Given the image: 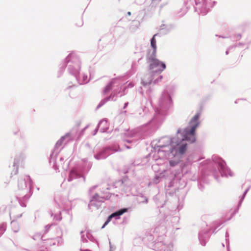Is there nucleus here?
<instances>
[{
    "label": "nucleus",
    "mask_w": 251,
    "mask_h": 251,
    "mask_svg": "<svg viewBox=\"0 0 251 251\" xmlns=\"http://www.w3.org/2000/svg\"><path fill=\"white\" fill-rule=\"evenodd\" d=\"M127 14H128V15H130L131 13H130V12H128L127 13Z\"/></svg>",
    "instance_id": "7"
},
{
    "label": "nucleus",
    "mask_w": 251,
    "mask_h": 251,
    "mask_svg": "<svg viewBox=\"0 0 251 251\" xmlns=\"http://www.w3.org/2000/svg\"><path fill=\"white\" fill-rule=\"evenodd\" d=\"M176 163L173 161H170V164L172 166H174L176 165Z\"/></svg>",
    "instance_id": "5"
},
{
    "label": "nucleus",
    "mask_w": 251,
    "mask_h": 251,
    "mask_svg": "<svg viewBox=\"0 0 251 251\" xmlns=\"http://www.w3.org/2000/svg\"><path fill=\"white\" fill-rule=\"evenodd\" d=\"M156 35H157V34H154L153 35V36L152 37V38H151V47L153 48V51H152L151 54H153L154 56H156V49H157L156 41L155 38V37Z\"/></svg>",
    "instance_id": "4"
},
{
    "label": "nucleus",
    "mask_w": 251,
    "mask_h": 251,
    "mask_svg": "<svg viewBox=\"0 0 251 251\" xmlns=\"http://www.w3.org/2000/svg\"><path fill=\"white\" fill-rule=\"evenodd\" d=\"M148 59L150 62V69H156V72H161L166 68L165 64L155 58L153 54L148 55Z\"/></svg>",
    "instance_id": "2"
},
{
    "label": "nucleus",
    "mask_w": 251,
    "mask_h": 251,
    "mask_svg": "<svg viewBox=\"0 0 251 251\" xmlns=\"http://www.w3.org/2000/svg\"><path fill=\"white\" fill-rule=\"evenodd\" d=\"M127 211L126 208H123L122 209L117 212H115L113 213H112L111 215H110L106 221L105 222L104 225L102 226V228L104 227L106 225L108 224V223L111 221V219L113 217H116V216H119L123 214L124 213L126 212Z\"/></svg>",
    "instance_id": "3"
},
{
    "label": "nucleus",
    "mask_w": 251,
    "mask_h": 251,
    "mask_svg": "<svg viewBox=\"0 0 251 251\" xmlns=\"http://www.w3.org/2000/svg\"><path fill=\"white\" fill-rule=\"evenodd\" d=\"M200 116V113H197L193 117L189 123L191 126V129L190 130L188 128L185 129L184 138L182 139L181 142L177 144V148H178L180 154H183L186 150L187 144L183 143L184 140H187L191 143H194L195 141V130L199 125L198 120Z\"/></svg>",
    "instance_id": "1"
},
{
    "label": "nucleus",
    "mask_w": 251,
    "mask_h": 251,
    "mask_svg": "<svg viewBox=\"0 0 251 251\" xmlns=\"http://www.w3.org/2000/svg\"><path fill=\"white\" fill-rule=\"evenodd\" d=\"M174 149H173H173H171V153H173V151H174Z\"/></svg>",
    "instance_id": "6"
}]
</instances>
